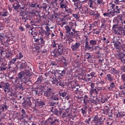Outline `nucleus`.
I'll use <instances>...</instances> for the list:
<instances>
[{
	"mask_svg": "<svg viewBox=\"0 0 125 125\" xmlns=\"http://www.w3.org/2000/svg\"><path fill=\"white\" fill-rule=\"evenodd\" d=\"M65 33L67 37H74V36H80V31L76 30L77 23L76 22H70L68 25L64 26Z\"/></svg>",
	"mask_w": 125,
	"mask_h": 125,
	"instance_id": "obj_1",
	"label": "nucleus"
},
{
	"mask_svg": "<svg viewBox=\"0 0 125 125\" xmlns=\"http://www.w3.org/2000/svg\"><path fill=\"white\" fill-rule=\"evenodd\" d=\"M30 82H31V78L25 76L24 72H19L18 78L15 81V83H17L19 84V87L20 88H24L25 84H27Z\"/></svg>",
	"mask_w": 125,
	"mask_h": 125,
	"instance_id": "obj_2",
	"label": "nucleus"
},
{
	"mask_svg": "<svg viewBox=\"0 0 125 125\" xmlns=\"http://www.w3.org/2000/svg\"><path fill=\"white\" fill-rule=\"evenodd\" d=\"M65 70H58L57 73L56 74L58 76V77L53 76L51 78V82L53 84H57V85H60V86H63V83L61 82V80L63 79L64 75H65Z\"/></svg>",
	"mask_w": 125,
	"mask_h": 125,
	"instance_id": "obj_3",
	"label": "nucleus"
},
{
	"mask_svg": "<svg viewBox=\"0 0 125 125\" xmlns=\"http://www.w3.org/2000/svg\"><path fill=\"white\" fill-rule=\"evenodd\" d=\"M116 25L117 26H120L119 28L123 29V30L125 29V20H123V16L121 15H118L115 18Z\"/></svg>",
	"mask_w": 125,
	"mask_h": 125,
	"instance_id": "obj_4",
	"label": "nucleus"
},
{
	"mask_svg": "<svg viewBox=\"0 0 125 125\" xmlns=\"http://www.w3.org/2000/svg\"><path fill=\"white\" fill-rule=\"evenodd\" d=\"M34 40L36 44L39 46V49H41L42 46H44L45 44V41H44L43 38H34Z\"/></svg>",
	"mask_w": 125,
	"mask_h": 125,
	"instance_id": "obj_5",
	"label": "nucleus"
},
{
	"mask_svg": "<svg viewBox=\"0 0 125 125\" xmlns=\"http://www.w3.org/2000/svg\"><path fill=\"white\" fill-rule=\"evenodd\" d=\"M92 124L93 125H101L103 124V120L96 115L92 118Z\"/></svg>",
	"mask_w": 125,
	"mask_h": 125,
	"instance_id": "obj_6",
	"label": "nucleus"
},
{
	"mask_svg": "<svg viewBox=\"0 0 125 125\" xmlns=\"http://www.w3.org/2000/svg\"><path fill=\"white\" fill-rule=\"evenodd\" d=\"M73 118L74 115L72 114V110L70 109V106L69 107L66 108V111H64L62 115V118Z\"/></svg>",
	"mask_w": 125,
	"mask_h": 125,
	"instance_id": "obj_7",
	"label": "nucleus"
},
{
	"mask_svg": "<svg viewBox=\"0 0 125 125\" xmlns=\"http://www.w3.org/2000/svg\"><path fill=\"white\" fill-rule=\"evenodd\" d=\"M85 58L87 59L89 63H93L95 61V56L90 53H86L85 54Z\"/></svg>",
	"mask_w": 125,
	"mask_h": 125,
	"instance_id": "obj_8",
	"label": "nucleus"
},
{
	"mask_svg": "<svg viewBox=\"0 0 125 125\" xmlns=\"http://www.w3.org/2000/svg\"><path fill=\"white\" fill-rule=\"evenodd\" d=\"M57 123H58V119L54 117H50L48 119L45 125H56Z\"/></svg>",
	"mask_w": 125,
	"mask_h": 125,
	"instance_id": "obj_9",
	"label": "nucleus"
},
{
	"mask_svg": "<svg viewBox=\"0 0 125 125\" xmlns=\"http://www.w3.org/2000/svg\"><path fill=\"white\" fill-rule=\"evenodd\" d=\"M52 47L56 48H57L58 46V52L60 55L63 52V48L61 47V45H59L58 43L56 42V41H54L52 44Z\"/></svg>",
	"mask_w": 125,
	"mask_h": 125,
	"instance_id": "obj_10",
	"label": "nucleus"
},
{
	"mask_svg": "<svg viewBox=\"0 0 125 125\" xmlns=\"http://www.w3.org/2000/svg\"><path fill=\"white\" fill-rule=\"evenodd\" d=\"M83 117H86V114H87V112L89 113L90 112V108H89V105H86L84 107L81 109Z\"/></svg>",
	"mask_w": 125,
	"mask_h": 125,
	"instance_id": "obj_11",
	"label": "nucleus"
},
{
	"mask_svg": "<svg viewBox=\"0 0 125 125\" xmlns=\"http://www.w3.org/2000/svg\"><path fill=\"white\" fill-rule=\"evenodd\" d=\"M8 108V107L5 104H2L0 105V121H1L2 119H3V117L1 116V113H2V112H4V110L5 111H6Z\"/></svg>",
	"mask_w": 125,
	"mask_h": 125,
	"instance_id": "obj_12",
	"label": "nucleus"
},
{
	"mask_svg": "<svg viewBox=\"0 0 125 125\" xmlns=\"http://www.w3.org/2000/svg\"><path fill=\"white\" fill-rule=\"evenodd\" d=\"M52 88L51 87L47 88L46 89V90L44 91V96H45V97H48V98H49L50 96H52Z\"/></svg>",
	"mask_w": 125,
	"mask_h": 125,
	"instance_id": "obj_13",
	"label": "nucleus"
},
{
	"mask_svg": "<svg viewBox=\"0 0 125 125\" xmlns=\"http://www.w3.org/2000/svg\"><path fill=\"white\" fill-rule=\"evenodd\" d=\"M81 46L80 42H76L75 44L71 45V48L72 51H77Z\"/></svg>",
	"mask_w": 125,
	"mask_h": 125,
	"instance_id": "obj_14",
	"label": "nucleus"
},
{
	"mask_svg": "<svg viewBox=\"0 0 125 125\" xmlns=\"http://www.w3.org/2000/svg\"><path fill=\"white\" fill-rule=\"evenodd\" d=\"M91 45V44H89L88 41L86 40L85 43V46L84 48V50H85L86 51H91V50H92V49H93V47Z\"/></svg>",
	"mask_w": 125,
	"mask_h": 125,
	"instance_id": "obj_15",
	"label": "nucleus"
},
{
	"mask_svg": "<svg viewBox=\"0 0 125 125\" xmlns=\"http://www.w3.org/2000/svg\"><path fill=\"white\" fill-rule=\"evenodd\" d=\"M45 105V103L42 100H38L35 102L36 107H39V108H42L43 106Z\"/></svg>",
	"mask_w": 125,
	"mask_h": 125,
	"instance_id": "obj_16",
	"label": "nucleus"
},
{
	"mask_svg": "<svg viewBox=\"0 0 125 125\" xmlns=\"http://www.w3.org/2000/svg\"><path fill=\"white\" fill-rule=\"evenodd\" d=\"M66 17H67V16L65 15L62 19H61L60 20V26H61L62 27L64 25H66L67 24L68 19Z\"/></svg>",
	"mask_w": 125,
	"mask_h": 125,
	"instance_id": "obj_17",
	"label": "nucleus"
},
{
	"mask_svg": "<svg viewBox=\"0 0 125 125\" xmlns=\"http://www.w3.org/2000/svg\"><path fill=\"white\" fill-rule=\"evenodd\" d=\"M72 1L74 2V5L75 7V9H79V8L82 6L81 1H80V0H72Z\"/></svg>",
	"mask_w": 125,
	"mask_h": 125,
	"instance_id": "obj_18",
	"label": "nucleus"
},
{
	"mask_svg": "<svg viewBox=\"0 0 125 125\" xmlns=\"http://www.w3.org/2000/svg\"><path fill=\"white\" fill-rule=\"evenodd\" d=\"M98 94L96 89H91L89 91L90 97H95Z\"/></svg>",
	"mask_w": 125,
	"mask_h": 125,
	"instance_id": "obj_19",
	"label": "nucleus"
},
{
	"mask_svg": "<svg viewBox=\"0 0 125 125\" xmlns=\"http://www.w3.org/2000/svg\"><path fill=\"white\" fill-rule=\"evenodd\" d=\"M79 36L80 35H76L73 37H69L67 36V33H66V36L67 38V42L68 43V44H70V43H71V42H74V40H73V39H74V38H78V37H79Z\"/></svg>",
	"mask_w": 125,
	"mask_h": 125,
	"instance_id": "obj_20",
	"label": "nucleus"
},
{
	"mask_svg": "<svg viewBox=\"0 0 125 125\" xmlns=\"http://www.w3.org/2000/svg\"><path fill=\"white\" fill-rule=\"evenodd\" d=\"M60 7L63 9V8H67V1L65 0H62L60 2Z\"/></svg>",
	"mask_w": 125,
	"mask_h": 125,
	"instance_id": "obj_21",
	"label": "nucleus"
},
{
	"mask_svg": "<svg viewBox=\"0 0 125 125\" xmlns=\"http://www.w3.org/2000/svg\"><path fill=\"white\" fill-rule=\"evenodd\" d=\"M3 88H4V91L5 92H9L10 91V85H9V83H5L4 85Z\"/></svg>",
	"mask_w": 125,
	"mask_h": 125,
	"instance_id": "obj_22",
	"label": "nucleus"
},
{
	"mask_svg": "<svg viewBox=\"0 0 125 125\" xmlns=\"http://www.w3.org/2000/svg\"><path fill=\"white\" fill-rule=\"evenodd\" d=\"M21 116L20 118V120H23V119H26V118H28V115H27V113H26V111H25L24 109H21Z\"/></svg>",
	"mask_w": 125,
	"mask_h": 125,
	"instance_id": "obj_23",
	"label": "nucleus"
},
{
	"mask_svg": "<svg viewBox=\"0 0 125 125\" xmlns=\"http://www.w3.org/2000/svg\"><path fill=\"white\" fill-rule=\"evenodd\" d=\"M116 87V85H115V83H111L108 86L107 89L110 91H113L114 89Z\"/></svg>",
	"mask_w": 125,
	"mask_h": 125,
	"instance_id": "obj_24",
	"label": "nucleus"
},
{
	"mask_svg": "<svg viewBox=\"0 0 125 125\" xmlns=\"http://www.w3.org/2000/svg\"><path fill=\"white\" fill-rule=\"evenodd\" d=\"M29 34H31L33 38H35L36 36L38 35V32L36 29L32 28L31 30L28 31Z\"/></svg>",
	"mask_w": 125,
	"mask_h": 125,
	"instance_id": "obj_25",
	"label": "nucleus"
},
{
	"mask_svg": "<svg viewBox=\"0 0 125 125\" xmlns=\"http://www.w3.org/2000/svg\"><path fill=\"white\" fill-rule=\"evenodd\" d=\"M103 15L104 17H112L114 16V12L110 11L108 13H104Z\"/></svg>",
	"mask_w": 125,
	"mask_h": 125,
	"instance_id": "obj_26",
	"label": "nucleus"
},
{
	"mask_svg": "<svg viewBox=\"0 0 125 125\" xmlns=\"http://www.w3.org/2000/svg\"><path fill=\"white\" fill-rule=\"evenodd\" d=\"M8 14H9V13L7 12V10H3L2 11L0 12V16H2V17H6V16H8Z\"/></svg>",
	"mask_w": 125,
	"mask_h": 125,
	"instance_id": "obj_27",
	"label": "nucleus"
},
{
	"mask_svg": "<svg viewBox=\"0 0 125 125\" xmlns=\"http://www.w3.org/2000/svg\"><path fill=\"white\" fill-rule=\"evenodd\" d=\"M62 67H66L68 65V61L65 58H63L62 59Z\"/></svg>",
	"mask_w": 125,
	"mask_h": 125,
	"instance_id": "obj_28",
	"label": "nucleus"
},
{
	"mask_svg": "<svg viewBox=\"0 0 125 125\" xmlns=\"http://www.w3.org/2000/svg\"><path fill=\"white\" fill-rule=\"evenodd\" d=\"M125 114V112L123 111H119L118 113L116 114V118H122Z\"/></svg>",
	"mask_w": 125,
	"mask_h": 125,
	"instance_id": "obj_29",
	"label": "nucleus"
},
{
	"mask_svg": "<svg viewBox=\"0 0 125 125\" xmlns=\"http://www.w3.org/2000/svg\"><path fill=\"white\" fill-rule=\"evenodd\" d=\"M110 73L112 75H118L119 71L116 68L112 67L110 68Z\"/></svg>",
	"mask_w": 125,
	"mask_h": 125,
	"instance_id": "obj_30",
	"label": "nucleus"
},
{
	"mask_svg": "<svg viewBox=\"0 0 125 125\" xmlns=\"http://www.w3.org/2000/svg\"><path fill=\"white\" fill-rule=\"evenodd\" d=\"M78 9H79V10L82 12V13H85L86 14V13L88 11V8L87 7H82V6L79 7Z\"/></svg>",
	"mask_w": 125,
	"mask_h": 125,
	"instance_id": "obj_31",
	"label": "nucleus"
},
{
	"mask_svg": "<svg viewBox=\"0 0 125 125\" xmlns=\"http://www.w3.org/2000/svg\"><path fill=\"white\" fill-rule=\"evenodd\" d=\"M83 81L85 82H91V77L90 78V74H86L83 79Z\"/></svg>",
	"mask_w": 125,
	"mask_h": 125,
	"instance_id": "obj_32",
	"label": "nucleus"
},
{
	"mask_svg": "<svg viewBox=\"0 0 125 125\" xmlns=\"http://www.w3.org/2000/svg\"><path fill=\"white\" fill-rule=\"evenodd\" d=\"M101 32V29H100L99 28L94 29L92 31L93 34H95L96 35H99Z\"/></svg>",
	"mask_w": 125,
	"mask_h": 125,
	"instance_id": "obj_33",
	"label": "nucleus"
},
{
	"mask_svg": "<svg viewBox=\"0 0 125 125\" xmlns=\"http://www.w3.org/2000/svg\"><path fill=\"white\" fill-rule=\"evenodd\" d=\"M97 40H91L89 41V43L93 47L94 45H96V44H97Z\"/></svg>",
	"mask_w": 125,
	"mask_h": 125,
	"instance_id": "obj_34",
	"label": "nucleus"
},
{
	"mask_svg": "<svg viewBox=\"0 0 125 125\" xmlns=\"http://www.w3.org/2000/svg\"><path fill=\"white\" fill-rule=\"evenodd\" d=\"M25 77H26L27 78H31V77L33 76L32 72L30 71V70H27L26 71L25 73H24Z\"/></svg>",
	"mask_w": 125,
	"mask_h": 125,
	"instance_id": "obj_35",
	"label": "nucleus"
},
{
	"mask_svg": "<svg viewBox=\"0 0 125 125\" xmlns=\"http://www.w3.org/2000/svg\"><path fill=\"white\" fill-rule=\"evenodd\" d=\"M83 100L84 104H86V103H88V102H89V98H88V96L85 95Z\"/></svg>",
	"mask_w": 125,
	"mask_h": 125,
	"instance_id": "obj_36",
	"label": "nucleus"
},
{
	"mask_svg": "<svg viewBox=\"0 0 125 125\" xmlns=\"http://www.w3.org/2000/svg\"><path fill=\"white\" fill-rule=\"evenodd\" d=\"M95 1L93 0H89L88 2V4L90 8H93V4H94Z\"/></svg>",
	"mask_w": 125,
	"mask_h": 125,
	"instance_id": "obj_37",
	"label": "nucleus"
},
{
	"mask_svg": "<svg viewBox=\"0 0 125 125\" xmlns=\"http://www.w3.org/2000/svg\"><path fill=\"white\" fill-rule=\"evenodd\" d=\"M17 59H22L24 57V55H23V53L22 52H19V54L16 55Z\"/></svg>",
	"mask_w": 125,
	"mask_h": 125,
	"instance_id": "obj_38",
	"label": "nucleus"
},
{
	"mask_svg": "<svg viewBox=\"0 0 125 125\" xmlns=\"http://www.w3.org/2000/svg\"><path fill=\"white\" fill-rule=\"evenodd\" d=\"M106 77H107V80L108 81V82H112L113 81H114V77H113V76H112V75L107 74L106 75Z\"/></svg>",
	"mask_w": 125,
	"mask_h": 125,
	"instance_id": "obj_39",
	"label": "nucleus"
},
{
	"mask_svg": "<svg viewBox=\"0 0 125 125\" xmlns=\"http://www.w3.org/2000/svg\"><path fill=\"white\" fill-rule=\"evenodd\" d=\"M103 111L105 114H109V113H110V108H109V107H108V106L106 105L105 106H104Z\"/></svg>",
	"mask_w": 125,
	"mask_h": 125,
	"instance_id": "obj_40",
	"label": "nucleus"
},
{
	"mask_svg": "<svg viewBox=\"0 0 125 125\" xmlns=\"http://www.w3.org/2000/svg\"><path fill=\"white\" fill-rule=\"evenodd\" d=\"M114 47L116 48V49H120V45L121 44V42L117 41L114 42Z\"/></svg>",
	"mask_w": 125,
	"mask_h": 125,
	"instance_id": "obj_41",
	"label": "nucleus"
},
{
	"mask_svg": "<svg viewBox=\"0 0 125 125\" xmlns=\"http://www.w3.org/2000/svg\"><path fill=\"white\" fill-rule=\"evenodd\" d=\"M114 12L115 13L119 14L120 13V11L121 10V8L118 6H116L115 8L113 9Z\"/></svg>",
	"mask_w": 125,
	"mask_h": 125,
	"instance_id": "obj_42",
	"label": "nucleus"
},
{
	"mask_svg": "<svg viewBox=\"0 0 125 125\" xmlns=\"http://www.w3.org/2000/svg\"><path fill=\"white\" fill-rule=\"evenodd\" d=\"M72 15L76 20H79V19H80V15L79 12H77L76 14H73Z\"/></svg>",
	"mask_w": 125,
	"mask_h": 125,
	"instance_id": "obj_43",
	"label": "nucleus"
},
{
	"mask_svg": "<svg viewBox=\"0 0 125 125\" xmlns=\"http://www.w3.org/2000/svg\"><path fill=\"white\" fill-rule=\"evenodd\" d=\"M95 14V12L93 10H89L88 9L87 12L86 13V14H89L90 16H94V14Z\"/></svg>",
	"mask_w": 125,
	"mask_h": 125,
	"instance_id": "obj_44",
	"label": "nucleus"
},
{
	"mask_svg": "<svg viewBox=\"0 0 125 125\" xmlns=\"http://www.w3.org/2000/svg\"><path fill=\"white\" fill-rule=\"evenodd\" d=\"M45 83H44H44H41L39 85V87L40 88V89H44V88H45Z\"/></svg>",
	"mask_w": 125,
	"mask_h": 125,
	"instance_id": "obj_45",
	"label": "nucleus"
},
{
	"mask_svg": "<svg viewBox=\"0 0 125 125\" xmlns=\"http://www.w3.org/2000/svg\"><path fill=\"white\" fill-rule=\"evenodd\" d=\"M42 78L39 77L36 82V84H40L42 83Z\"/></svg>",
	"mask_w": 125,
	"mask_h": 125,
	"instance_id": "obj_46",
	"label": "nucleus"
},
{
	"mask_svg": "<svg viewBox=\"0 0 125 125\" xmlns=\"http://www.w3.org/2000/svg\"><path fill=\"white\" fill-rule=\"evenodd\" d=\"M120 60L122 61V62H123V63H125V54H123L121 55Z\"/></svg>",
	"mask_w": 125,
	"mask_h": 125,
	"instance_id": "obj_47",
	"label": "nucleus"
},
{
	"mask_svg": "<svg viewBox=\"0 0 125 125\" xmlns=\"http://www.w3.org/2000/svg\"><path fill=\"white\" fill-rule=\"evenodd\" d=\"M26 67H27V62H23L21 64V69H24V68H26Z\"/></svg>",
	"mask_w": 125,
	"mask_h": 125,
	"instance_id": "obj_48",
	"label": "nucleus"
},
{
	"mask_svg": "<svg viewBox=\"0 0 125 125\" xmlns=\"http://www.w3.org/2000/svg\"><path fill=\"white\" fill-rule=\"evenodd\" d=\"M47 7H48V9H49V8H50V7H49L46 4H43V6H42V8L43 9V10H46V8H47Z\"/></svg>",
	"mask_w": 125,
	"mask_h": 125,
	"instance_id": "obj_49",
	"label": "nucleus"
},
{
	"mask_svg": "<svg viewBox=\"0 0 125 125\" xmlns=\"http://www.w3.org/2000/svg\"><path fill=\"white\" fill-rule=\"evenodd\" d=\"M90 76H91V79H92V78H96V77H97V76L96 75V72H91L90 74Z\"/></svg>",
	"mask_w": 125,
	"mask_h": 125,
	"instance_id": "obj_50",
	"label": "nucleus"
},
{
	"mask_svg": "<svg viewBox=\"0 0 125 125\" xmlns=\"http://www.w3.org/2000/svg\"><path fill=\"white\" fill-rule=\"evenodd\" d=\"M59 95L60 96H62V97H66L67 96V92H63L61 93H59Z\"/></svg>",
	"mask_w": 125,
	"mask_h": 125,
	"instance_id": "obj_51",
	"label": "nucleus"
},
{
	"mask_svg": "<svg viewBox=\"0 0 125 125\" xmlns=\"http://www.w3.org/2000/svg\"><path fill=\"white\" fill-rule=\"evenodd\" d=\"M25 27L27 29V31H32V29H33V28H32V27H31V26L29 24H26L25 25Z\"/></svg>",
	"mask_w": 125,
	"mask_h": 125,
	"instance_id": "obj_52",
	"label": "nucleus"
},
{
	"mask_svg": "<svg viewBox=\"0 0 125 125\" xmlns=\"http://www.w3.org/2000/svg\"><path fill=\"white\" fill-rule=\"evenodd\" d=\"M100 102H101V103H105V102H106V101H107V99L105 97H102L101 98V99L100 100Z\"/></svg>",
	"mask_w": 125,
	"mask_h": 125,
	"instance_id": "obj_53",
	"label": "nucleus"
},
{
	"mask_svg": "<svg viewBox=\"0 0 125 125\" xmlns=\"http://www.w3.org/2000/svg\"><path fill=\"white\" fill-rule=\"evenodd\" d=\"M100 17V14L97 13L96 14H94L93 17L95 18V19H99V17Z\"/></svg>",
	"mask_w": 125,
	"mask_h": 125,
	"instance_id": "obj_54",
	"label": "nucleus"
},
{
	"mask_svg": "<svg viewBox=\"0 0 125 125\" xmlns=\"http://www.w3.org/2000/svg\"><path fill=\"white\" fill-rule=\"evenodd\" d=\"M44 65V64H43V62H42L39 63V68L40 70H42V69L43 68Z\"/></svg>",
	"mask_w": 125,
	"mask_h": 125,
	"instance_id": "obj_55",
	"label": "nucleus"
},
{
	"mask_svg": "<svg viewBox=\"0 0 125 125\" xmlns=\"http://www.w3.org/2000/svg\"><path fill=\"white\" fill-rule=\"evenodd\" d=\"M121 79L123 83H125V73L121 75Z\"/></svg>",
	"mask_w": 125,
	"mask_h": 125,
	"instance_id": "obj_56",
	"label": "nucleus"
},
{
	"mask_svg": "<svg viewBox=\"0 0 125 125\" xmlns=\"http://www.w3.org/2000/svg\"><path fill=\"white\" fill-rule=\"evenodd\" d=\"M100 84H105V81L102 80V79L100 78V80L99 81Z\"/></svg>",
	"mask_w": 125,
	"mask_h": 125,
	"instance_id": "obj_57",
	"label": "nucleus"
},
{
	"mask_svg": "<svg viewBox=\"0 0 125 125\" xmlns=\"http://www.w3.org/2000/svg\"><path fill=\"white\" fill-rule=\"evenodd\" d=\"M124 0H115L114 2L116 3V4H119L120 2H122V1H124Z\"/></svg>",
	"mask_w": 125,
	"mask_h": 125,
	"instance_id": "obj_58",
	"label": "nucleus"
},
{
	"mask_svg": "<svg viewBox=\"0 0 125 125\" xmlns=\"http://www.w3.org/2000/svg\"><path fill=\"white\" fill-rule=\"evenodd\" d=\"M5 83L3 82H1L0 83V88H3L4 86Z\"/></svg>",
	"mask_w": 125,
	"mask_h": 125,
	"instance_id": "obj_59",
	"label": "nucleus"
},
{
	"mask_svg": "<svg viewBox=\"0 0 125 125\" xmlns=\"http://www.w3.org/2000/svg\"><path fill=\"white\" fill-rule=\"evenodd\" d=\"M19 8V4L14 6V9H15V10H16V11H17L18 12H19V11L18 10Z\"/></svg>",
	"mask_w": 125,
	"mask_h": 125,
	"instance_id": "obj_60",
	"label": "nucleus"
},
{
	"mask_svg": "<svg viewBox=\"0 0 125 125\" xmlns=\"http://www.w3.org/2000/svg\"><path fill=\"white\" fill-rule=\"evenodd\" d=\"M45 29L46 32H50V31H51L50 28L48 26H46L45 27Z\"/></svg>",
	"mask_w": 125,
	"mask_h": 125,
	"instance_id": "obj_61",
	"label": "nucleus"
},
{
	"mask_svg": "<svg viewBox=\"0 0 125 125\" xmlns=\"http://www.w3.org/2000/svg\"><path fill=\"white\" fill-rule=\"evenodd\" d=\"M97 2L98 4H103V3H104L103 0H97Z\"/></svg>",
	"mask_w": 125,
	"mask_h": 125,
	"instance_id": "obj_62",
	"label": "nucleus"
},
{
	"mask_svg": "<svg viewBox=\"0 0 125 125\" xmlns=\"http://www.w3.org/2000/svg\"><path fill=\"white\" fill-rule=\"evenodd\" d=\"M35 93L36 94H38V95H42V91H40L39 93V91H38L37 90H35Z\"/></svg>",
	"mask_w": 125,
	"mask_h": 125,
	"instance_id": "obj_63",
	"label": "nucleus"
},
{
	"mask_svg": "<svg viewBox=\"0 0 125 125\" xmlns=\"http://www.w3.org/2000/svg\"><path fill=\"white\" fill-rule=\"evenodd\" d=\"M91 118H88V119H86L84 122L86 123L88 125H89V122L91 121Z\"/></svg>",
	"mask_w": 125,
	"mask_h": 125,
	"instance_id": "obj_64",
	"label": "nucleus"
}]
</instances>
